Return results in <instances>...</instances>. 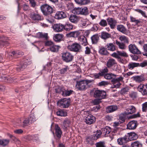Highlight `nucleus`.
I'll return each instance as SVG.
<instances>
[{
  "label": "nucleus",
  "instance_id": "obj_6",
  "mask_svg": "<svg viewBox=\"0 0 147 147\" xmlns=\"http://www.w3.org/2000/svg\"><path fill=\"white\" fill-rule=\"evenodd\" d=\"M62 57L63 60L67 63L71 61L74 58V56L72 54L69 52H66L63 53Z\"/></svg>",
  "mask_w": 147,
  "mask_h": 147
},
{
  "label": "nucleus",
  "instance_id": "obj_57",
  "mask_svg": "<svg viewBox=\"0 0 147 147\" xmlns=\"http://www.w3.org/2000/svg\"><path fill=\"white\" fill-rule=\"evenodd\" d=\"M81 31L80 30H77L74 31V38L77 37L78 38L81 34Z\"/></svg>",
  "mask_w": 147,
  "mask_h": 147
},
{
  "label": "nucleus",
  "instance_id": "obj_64",
  "mask_svg": "<svg viewBox=\"0 0 147 147\" xmlns=\"http://www.w3.org/2000/svg\"><path fill=\"white\" fill-rule=\"evenodd\" d=\"M147 66V61L145 60L143 61L140 63H139V66L142 67H144Z\"/></svg>",
  "mask_w": 147,
  "mask_h": 147
},
{
  "label": "nucleus",
  "instance_id": "obj_63",
  "mask_svg": "<svg viewBox=\"0 0 147 147\" xmlns=\"http://www.w3.org/2000/svg\"><path fill=\"white\" fill-rule=\"evenodd\" d=\"M68 69L67 67H65L61 69L60 71V74H64L66 71H67Z\"/></svg>",
  "mask_w": 147,
  "mask_h": 147
},
{
  "label": "nucleus",
  "instance_id": "obj_42",
  "mask_svg": "<svg viewBox=\"0 0 147 147\" xmlns=\"http://www.w3.org/2000/svg\"><path fill=\"white\" fill-rule=\"evenodd\" d=\"M139 63H131L128 65V67L129 69H132L135 67L139 66Z\"/></svg>",
  "mask_w": 147,
  "mask_h": 147
},
{
  "label": "nucleus",
  "instance_id": "obj_45",
  "mask_svg": "<svg viewBox=\"0 0 147 147\" xmlns=\"http://www.w3.org/2000/svg\"><path fill=\"white\" fill-rule=\"evenodd\" d=\"M132 147H142V144L141 143L138 141H135L132 143L131 144Z\"/></svg>",
  "mask_w": 147,
  "mask_h": 147
},
{
  "label": "nucleus",
  "instance_id": "obj_59",
  "mask_svg": "<svg viewBox=\"0 0 147 147\" xmlns=\"http://www.w3.org/2000/svg\"><path fill=\"white\" fill-rule=\"evenodd\" d=\"M142 111L146 112L147 111V102H145L142 105Z\"/></svg>",
  "mask_w": 147,
  "mask_h": 147
},
{
  "label": "nucleus",
  "instance_id": "obj_19",
  "mask_svg": "<svg viewBox=\"0 0 147 147\" xmlns=\"http://www.w3.org/2000/svg\"><path fill=\"white\" fill-rule=\"evenodd\" d=\"M136 111V108L135 107L133 106H131L126 109L125 111V115L131 114L134 113Z\"/></svg>",
  "mask_w": 147,
  "mask_h": 147
},
{
  "label": "nucleus",
  "instance_id": "obj_35",
  "mask_svg": "<svg viewBox=\"0 0 147 147\" xmlns=\"http://www.w3.org/2000/svg\"><path fill=\"white\" fill-rule=\"evenodd\" d=\"M116 44L118 46L119 48L121 49H125L126 48V46L125 44L123 42H120L117 40H116Z\"/></svg>",
  "mask_w": 147,
  "mask_h": 147
},
{
  "label": "nucleus",
  "instance_id": "obj_62",
  "mask_svg": "<svg viewBox=\"0 0 147 147\" xmlns=\"http://www.w3.org/2000/svg\"><path fill=\"white\" fill-rule=\"evenodd\" d=\"M109 84V83L105 81H102L98 84V85L100 86H105Z\"/></svg>",
  "mask_w": 147,
  "mask_h": 147
},
{
  "label": "nucleus",
  "instance_id": "obj_49",
  "mask_svg": "<svg viewBox=\"0 0 147 147\" xmlns=\"http://www.w3.org/2000/svg\"><path fill=\"white\" fill-rule=\"evenodd\" d=\"M27 65L26 64H21L20 65H18L16 68L17 71H21L23 70L27 67Z\"/></svg>",
  "mask_w": 147,
  "mask_h": 147
},
{
  "label": "nucleus",
  "instance_id": "obj_41",
  "mask_svg": "<svg viewBox=\"0 0 147 147\" xmlns=\"http://www.w3.org/2000/svg\"><path fill=\"white\" fill-rule=\"evenodd\" d=\"M9 142L8 139H0V145L3 146H5L7 145Z\"/></svg>",
  "mask_w": 147,
  "mask_h": 147
},
{
  "label": "nucleus",
  "instance_id": "obj_2",
  "mask_svg": "<svg viewBox=\"0 0 147 147\" xmlns=\"http://www.w3.org/2000/svg\"><path fill=\"white\" fill-rule=\"evenodd\" d=\"M72 11L74 14L78 15L81 14L87 16L89 14L88 8L86 7H83L75 8Z\"/></svg>",
  "mask_w": 147,
  "mask_h": 147
},
{
  "label": "nucleus",
  "instance_id": "obj_40",
  "mask_svg": "<svg viewBox=\"0 0 147 147\" xmlns=\"http://www.w3.org/2000/svg\"><path fill=\"white\" fill-rule=\"evenodd\" d=\"M104 78L107 80H110L113 77H116L117 76L112 73L106 74L104 76Z\"/></svg>",
  "mask_w": 147,
  "mask_h": 147
},
{
  "label": "nucleus",
  "instance_id": "obj_61",
  "mask_svg": "<svg viewBox=\"0 0 147 147\" xmlns=\"http://www.w3.org/2000/svg\"><path fill=\"white\" fill-rule=\"evenodd\" d=\"M87 21L84 19L81 20L80 22V26L82 27L85 26L87 24Z\"/></svg>",
  "mask_w": 147,
  "mask_h": 147
},
{
  "label": "nucleus",
  "instance_id": "obj_1",
  "mask_svg": "<svg viewBox=\"0 0 147 147\" xmlns=\"http://www.w3.org/2000/svg\"><path fill=\"white\" fill-rule=\"evenodd\" d=\"M93 80H88L77 81L76 86L78 90L84 91L89 87V84L93 83Z\"/></svg>",
  "mask_w": 147,
  "mask_h": 147
},
{
  "label": "nucleus",
  "instance_id": "obj_47",
  "mask_svg": "<svg viewBox=\"0 0 147 147\" xmlns=\"http://www.w3.org/2000/svg\"><path fill=\"white\" fill-rule=\"evenodd\" d=\"M8 38L7 37H3L0 40V43L3 45H7L8 43Z\"/></svg>",
  "mask_w": 147,
  "mask_h": 147
},
{
  "label": "nucleus",
  "instance_id": "obj_37",
  "mask_svg": "<svg viewBox=\"0 0 147 147\" xmlns=\"http://www.w3.org/2000/svg\"><path fill=\"white\" fill-rule=\"evenodd\" d=\"M30 123L28 119L26 118L23 121H22V124H20L19 125L21 126V127H25L29 125Z\"/></svg>",
  "mask_w": 147,
  "mask_h": 147
},
{
  "label": "nucleus",
  "instance_id": "obj_20",
  "mask_svg": "<svg viewBox=\"0 0 147 147\" xmlns=\"http://www.w3.org/2000/svg\"><path fill=\"white\" fill-rule=\"evenodd\" d=\"M116 64V63L114 59H110L107 61L106 65L108 68H110Z\"/></svg>",
  "mask_w": 147,
  "mask_h": 147
},
{
  "label": "nucleus",
  "instance_id": "obj_25",
  "mask_svg": "<svg viewBox=\"0 0 147 147\" xmlns=\"http://www.w3.org/2000/svg\"><path fill=\"white\" fill-rule=\"evenodd\" d=\"M127 135L130 140H136L138 138V135L134 132L128 133Z\"/></svg>",
  "mask_w": 147,
  "mask_h": 147
},
{
  "label": "nucleus",
  "instance_id": "obj_21",
  "mask_svg": "<svg viewBox=\"0 0 147 147\" xmlns=\"http://www.w3.org/2000/svg\"><path fill=\"white\" fill-rule=\"evenodd\" d=\"M55 135L59 138H60L62 133L61 129L57 125H55Z\"/></svg>",
  "mask_w": 147,
  "mask_h": 147
},
{
  "label": "nucleus",
  "instance_id": "obj_27",
  "mask_svg": "<svg viewBox=\"0 0 147 147\" xmlns=\"http://www.w3.org/2000/svg\"><path fill=\"white\" fill-rule=\"evenodd\" d=\"M73 26L69 23H66L64 25L63 30L66 31H69L73 29Z\"/></svg>",
  "mask_w": 147,
  "mask_h": 147
},
{
  "label": "nucleus",
  "instance_id": "obj_24",
  "mask_svg": "<svg viewBox=\"0 0 147 147\" xmlns=\"http://www.w3.org/2000/svg\"><path fill=\"white\" fill-rule=\"evenodd\" d=\"M36 36L38 38L44 39L45 40H48L49 38L48 34L46 33L38 32Z\"/></svg>",
  "mask_w": 147,
  "mask_h": 147
},
{
  "label": "nucleus",
  "instance_id": "obj_39",
  "mask_svg": "<svg viewBox=\"0 0 147 147\" xmlns=\"http://www.w3.org/2000/svg\"><path fill=\"white\" fill-rule=\"evenodd\" d=\"M130 21L135 23L136 25H138L141 22L140 19H137L136 18L132 16H130Z\"/></svg>",
  "mask_w": 147,
  "mask_h": 147
},
{
  "label": "nucleus",
  "instance_id": "obj_31",
  "mask_svg": "<svg viewBox=\"0 0 147 147\" xmlns=\"http://www.w3.org/2000/svg\"><path fill=\"white\" fill-rule=\"evenodd\" d=\"M76 3L81 5H85L90 2V0H75Z\"/></svg>",
  "mask_w": 147,
  "mask_h": 147
},
{
  "label": "nucleus",
  "instance_id": "obj_8",
  "mask_svg": "<svg viewBox=\"0 0 147 147\" xmlns=\"http://www.w3.org/2000/svg\"><path fill=\"white\" fill-rule=\"evenodd\" d=\"M68 49L70 51L75 52H79L81 49L80 45L77 43H74L67 47Z\"/></svg>",
  "mask_w": 147,
  "mask_h": 147
},
{
  "label": "nucleus",
  "instance_id": "obj_60",
  "mask_svg": "<svg viewBox=\"0 0 147 147\" xmlns=\"http://www.w3.org/2000/svg\"><path fill=\"white\" fill-rule=\"evenodd\" d=\"M100 100V99H95L94 100L92 101V103L94 105H98L101 102Z\"/></svg>",
  "mask_w": 147,
  "mask_h": 147
},
{
  "label": "nucleus",
  "instance_id": "obj_48",
  "mask_svg": "<svg viewBox=\"0 0 147 147\" xmlns=\"http://www.w3.org/2000/svg\"><path fill=\"white\" fill-rule=\"evenodd\" d=\"M73 91L71 90H65V89L63 93L62 94V95L63 96H65L70 95L72 93Z\"/></svg>",
  "mask_w": 147,
  "mask_h": 147
},
{
  "label": "nucleus",
  "instance_id": "obj_53",
  "mask_svg": "<svg viewBox=\"0 0 147 147\" xmlns=\"http://www.w3.org/2000/svg\"><path fill=\"white\" fill-rule=\"evenodd\" d=\"M111 82L113 84V86H112V88H119L121 85V84L120 83V82Z\"/></svg>",
  "mask_w": 147,
  "mask_h": 147
},
{
  "label": "nucleus",
  "instance_id": "obj_3",
  "mask_svg": "<svg viewBox=\"0 0 147 147\" xmlns=\"http://www.w3.org/2000/svg\"><path fill=\"white\" fill-rule=\"evenodd\" d=\"M70 102L69 98H64L59 100L57 102V104L61 108H66L69 107Z\"/></svg>",
  "mask_w": 147,
  "mask_h": 147
},
{
  "label": "nucleus",
  "instance_id": "obj_16",
  "mask_svg": "<svg viewBox=\"0 0 147 147\" xmlns=\"http://www.w3.org/2000/svg\"><path fill=\"white\" fill-rule=\"evenodd\" d=\"M138 125L137 121L133 120L130 121L127 125V127L129 129H135Z\"/></svg>",
  "mask_w": 147,
  "mask_h": 147
},
{
  "label": "nucleus",
  "instance_id": "obj_50",
  "mask_svg": "<svg viewBox=\"0 0 147 147\" xmlns=\"http://www.w3.org/2000/svg\"><path fill=\"white\" fill-rule=\"evenodd\" d=\"M96 147H106L105 143L104 141H100L95 144Z\"/></svg>",
  "mask_w": 147,
  "mask_h": 147
},
{
  "label": "nucleus",
  "instance_id": "obj_51",
  "mask_svg": "<svg viewBox=\"0 0 147 147\" xmlns=\"http://www.w3.org/2000/svg\"><path fill=\"white\" fill-rule=\"evenodd\" d=\"M64 88L63 87L59 86L55 89V90L56 93H61V94H62L63 93V91H64Z\"/></svg>",
  "mask_w": 147,
  "mask_h": 147
},
{
  "label": "nucleus",
  "instance_id": "obj_15",
  "mask_svg": "<svg viewBox=\"0 0 147 147\" xmlns=\"http://www.w3.org/2000/svg\"><path fill=\"white\" fill-rule=\"evenodd\" d=\"M117 30L122 33L127 35L129 33V30L126 29L125 27L122 25H118L117 26Z\"/></svg>",
  "mask_w": 147,
  "mask_h": 147
},
{
  "label": "nucleus",
  "instance_id": "obj_56",
  "mask_svg": "<svg viewBox=\"0 0 147 147\" xmlns=\"http://www.w3.org/2000/svg\"><path fill=\"white\" fill-rule=\"evenodd\" d=\"M135 11L140 13L145 18H147V16L146 15L145 12L142 10L139 9H135Z\"/></svg>",
  "mask_w": 147,
  "mask_h": 147
},
{
  "label": "nucleus",
  "instance_id": "obj_7",
  "mask_svg": "<svg viewBox=\"0 0 147 147\" xmlns=\"http://www.w3.org/2000/svg\"><path fill=\"white\" fill-rule=\"evenodd\" d=\"M128 49L130 52L133 54L139 55L141 53L140 51L135 44H131L129 45Z\"/></svg>",
  "mask_w": 147,
  "mask_h": 147
},
{
  "label": "nucleus",
  "instance_id": "obj_28",
  "mask_svg": "<svg viewBox=\"0 0 147 147\" xmlns=\"http://www.w3.org/2000/svg\"><path fill=\"white\" fill-rule=\"evenodd\" d=\"M117 109V106L111 105L108 107L107 109V113H111L114 112Z\"/></svg>",
  "mask_w": 147,
  "mask_h": 147
},
{
  "label": "nucleus",
  "instance_id": "obj_55",
  "mask_svg": "<svg viewBox=\"0 0 147 147\" xmlns=\"http://www.w3.org/2000/svg\"><path fill=\"white\" fill-rule=\"evenodd\" d=\"M99 24L101 26L105 27L107 25V22L106 20H101L99 23Z\"/></svg>",
  "mask_w": 147,
  "mask_h": 147
},
{
  "label": "nucleus",
  "instance_id": "obj_34",
  "mask_svg": "<svg viewBox=\"0 0 147 147\" xmlns=\"http://www.w3.org/2000/svg\"><path fill=\"white\" fill-rule=\"evenodd\" d=\"M119 40L122 42H123L124 44H128L129 43V40L128 37L124 36H121L119 38Z\"/></svg>",
  "mask_w": 147,
  "mask_h": 147
},
{
  "label": "nucleus",
  "instance_id": "obj_58",
  "mask_svg": "<svg viewBox=\"0 0 147 147\" xmlns=\"http://www.w3.org/2000/svg\"><path fill=\"white\" fill-rule=\"evenodd\" d=\"M124 115H125V113L121 114L119 117V119L121 123H123L125 121Z\"/></svg>",
  "mask_w": 147,
  "mask_h": 147
},
{
  "label": "nucleus",
  "instance_id": "obj_9",
  "mask_svg": "<svg viewBox=\"0 0 147 147\" xmlns=\"http://www.w3.org/2000/svg\"><path fill=\"white\" fill-rule=\"evenodd\" d=\"M23 54V53L21 51L16 52L13 51L8 54L7 58H9V59H11L13 58H16L18 57V56L22 55Z\"/></svg>",
  "mask_w": 147,
  "mask_h": 147
},
{
  "label": "nucleus",
  "instance_id": "obj_46",
  "mask_svg": "<svg viewBox=\"0 0 147 147\" xmlns=\"http://www.w3.org/2000/svg\"><path fill=\"white\" fill-rule=\"evenodd\" d=\"M134 80L137 82H141L144 80V78L143 76H137L134 77Z\"/></svg>",
  "mask_w": 147,
  "mask_h": 147
},
{
  "label": "nucleus",
  "instance_id": "obj_26",
  "mask_svg": "<svg viewBox=\"0 0 147 147\" xmlns=\"http://www.w3.org/2000/svg\"><path fill=\"white\" fill-rule=\"evenodd\" d=\"M102 134V131L101 132L100 130H97L95 134H94L92 136L91 138L94 140H96L100 137Z\"/></svg>",
  "mask_w": 147,
  "mask_h": 147
},
{
  "label": "nucleus",
  "instance_id": "obj_4",
  "mask_svg": "<svg viewBox=\"0 0 147 147\" xmlns=\"http://www.w3.org/2000/svg\"><path fill=\"white\" fill-rule=\"evenodd\" d=\"M40 8L42 11L45 16L50 15L53 12L52 7L47 4L42 5Z\"/></svg>",
  "mask_w": 147,
  "mask_h": 147
},
{
  "label": "nucleus",
  "instance_id": "obj_14",
  "mask_svg": "<svg viewBox=\"0 0 147 147\" xmlns=\"http://www.w3.org/2000/svg\"><path fill=\"white\" fill-rule=\"evenodd\" d=\"M30 18L33 20L38 21L42 20V18L39 14L34 13H32L30 14Z\"/></svg>",
  "mask_w": 147,
  "mask_h": 147
},
{
  "label": "nucleus",
  "instance_id": "obj_33",
  "mask_svg": "<svg viewBox=\"0 0 147 147\" xmlns=\"http://www.w3.org/2000/svg\"><path fill=\"white\" fill-rule=\"evenodd\" d=\"M101 130L102 133L105 135L108 134L111 131V128L108 127L102 128Z\"/></svg>",
  "mask_w": 147,
  "mask_h": 147
},
{
  "label": "nucleus",
  "instance_id": "obj_44",
  "mask_svg": "<svg viewBox=\"0 0 147 147\" xmlns=\"http://www.w3.org/2000/svg\"><path fill=\"white\" fill-rule=\"evenodd\" d=\"M28 119L30 123H34L36 120L35 117L33 114H30Z\"/></svg>",
  "mask_w": 147,
  "mask_h": 147
},
{
  "label": "nucleus",
  "instance_id": "obj_11",
  "mask_svg": "<svg viewBox=\"0 0 147 147\" xmlns=\"http://www.w3.org/2000/svg\"><path fill=\"white\" fill-rule=\"evenodd\" d=\"M137 89L143 95H147V84H140L138 87Z\"/></svg>",
  "mask_w": 147,
  "mask_h": 147
},
{
  "label": "nucleus",
  "instance_id": "obj_5",
  "mask_svg": "<svg viewBox=\"0 0 147 147\" xmlns=\"http://www.w3.org/2000/svg\"><path fill=\"white\" fill-rule=\"evenodd\" d=\"M94 96L100 99L105 98L106 96V92L104 90H95L94 92Z\"/></svg>",
  "mask_w": 147,
  "mask_h": 147
},
{
  "label": "nucleus",
  "instance_id": "obj_22",
  "mask_svg": "<svg viewBox=\"0 0 147 147\" xmlns=\"http://www.w3.org/2000/svg\"><path fill=\"white\" fill-rule=\"evenodd\" d=\"M78 40L80 41L81 44L85 46L87 45V42L86 38L81 34L78 38Z\"/></svg>",
  "mask_w": 147,
  "mask_h": 147
},
{
  "label": "nucleus",
  "instance_id": "obj_32",
  "mask_svg": "<svg viewBox=\"0 0 147 147\" xmlns=\"http://www.w3.org/2000/svg\"><path fill=\"white\" fill-rule=\"evenodd\" d=\"M57 115L58 116L65 117L67 116V113L64 110L59 109L57 112Z\"/></svg>",
  "mask_w": 147,
  "mask_h": 147
},
{
  "label": "nucleus",
  "instance_id": "obj_10",
  "mask_svg": "<svg viewBox=\"0 0 147 147\" xmlns=\"http://www.w3.org/2000/svg\"><path fill=\"white\" fill-rule=\"evenodd\" d=\"M107 20L111 28L112 29H114L117 23V21L114 18L109 17L108 18Z\"/></svg>",
  "mask_w": 147,
  "mask_h": 147
},
{
  "label": "nucleus",
  "instance_id": "obj_36",
  "mask_svg": "<svg viewBox=\"0 0 147 147\" xmlns=\"http://www.w3.org/2000/svg\"><path fill=\"white\" fill-rule=\"evenodd\" d=\"M101 36L102 38L106 39L111 37V34L105 32H102L101 33Z\"/></svg>",
  "mask_w": 147,
  "mask_h": 147
},
{
  "label": "nucleus",
  "instance_id": "obj_17",
  "mask_svg": "<svg viewBox=\"0 0 147 147\" xmlns=\"http://www.w3.org/2000/svg\"><path fill=\"white\" fill-rule=\"evenodd\" d=\"M67 16L65 12L62 11L57 12L55 14V18L57 19H61L65 18Z\"/></svg>",
  "mask_w": 147,
  "mask_h": 147
},
{
  "label": "nucleus",
  "instance_id": "obj_23",
  "mask_svg": "<svg viewBox=\"0 0 147 147\" xmlns=\"http://www.w3.org/2000/svg\"><path fill=\"white\" fill-rule=\"evenodd\" d=\"M53 38L55 41L59 42L63 40L64 36L62 34H57L54 36Z\"/></svg>",
  "mask_w": 147,
  "mask_h": 147
},
{
  "label": "nucleus",
  "instance_id": "obj_43",
  "mask_svg": "<svg viewBox=\"0 0 147 147\" xmlns=\"http://www.w3.org/2000/svg\"><path fill=\"white\" fill-rule=\"evenodd\" d=\"M59 47L56 45L53 44L50 47V51L53 52H57L59 49Z\"/></svg>",
  "mask_w": 147,
  "mask_h": 147
},
{
  "label": "nucleus",
  "instance_id": "obj_13",
  "mask_svg": "<svg viewBox=\"0 0 147 147\" xmlns=\"http://www.w3.org/2000/svg\"><path fill=\"white\" fill-rule=\"evenodd\" d=\"M95 120V117L92 115L90 114L86 117L85 122L87 124L90 125L94 123Z\"/></svg>",
  "mask_w": 147,
  "mask_h": 147
},
{
  "label": "nucleus",
  "instance_id": "obj_38",
  "mask_svg": "<svg viewBox=\"0 0 147 147\" xmlns=\"http://www.w3.org/2000/svg\"><path fill=\"white\" fill-rule=\"evenodd\" d=\"M99 39V37L97 34L94 35L91 37V39L93 43H96Z\"/></svg>",
  "mask_w": 147,
  "mask_h": 147
},
{
  "label": "nucleus",
  "instance_id": "obj_52",
  "mask_svg": "<svg viewBox=\"0 0 147 147\" xmlns=\"http://www.w3.org/2000/svg\"><path fill=\"white\" fill-rule=\"evenodd\" d=\"M45 46L46 47H50L54 44L53 42L50 40H45L44 42Z\"/></svg>",
  "mask_w": 147,
  "mask_h": 147
},
{
  "label": "nucleus",
  "instance_id": "obj_30",
  "mask_svg": "<svg viewBox=\"0 0 147 147\" xmlns=\"http://www.w3.org/2000/svg\"><path fill=\"white\" fill-rule=\"evenodd\" d=\"M99 53L101 55H107L109 53L107 51L106 48L104 47H101L100 48Z\"/></svg>",
  "mask_w": 147,
  "mask_h": 147
},
{
  "label": "nucleus",
  "instance_id": "obj_18",
  "mask_svg": "<svg viewBox=\"0 0 147 147\" xmlns=\"http://www.w3.org/2000/svg\"><path fill=\"white\" fill-rule=\"evenodd\" d=\"M69 18L71 22L76 24L80 20V17L75 15L71 14L69 16Z\"/></svg>",
  "mask_w": 147,
  "mask_h": 147
},
{
  "label": "nucleus",
  "instance_id": "obj_12",
  "mask_svg": "<svg viewBox=\"0 0 147 147\" xmlns=\"http://www.w3.org/2000/svg\"><path fill=\"white\" fill-rule=\"evenodd\" d=\"M64 25L61 24H54L53 28L54 31L56 32H61L63 30Z\"/></svg>",
  "mask_w": 147,
  "mask_h": 147
},
{
  "label": "nucleus",
  "instance_id": "obj_54",
  "mask_svg": "<svg viewBox=\"0 0 147 147\" xmlns=\"http://www.w3.org/2000/svg\"><path fill=\"white\" fill-rule=\"evenodd\" d=\"M117 52L118 53L119 56H121L125 57H127L128 55L126 52L123 51L122 52L117 51Z\"/></svg>",
  "mask_w": 147,
  "mask_h": 147
},
{
  "label": "nucleus",
  "instance_id": "obj_29",
  "mask_svg": "<svg viewBox=\"0 0 147 147\" xmlns=\"http://www.w3.org/2000/svg\"><path fill=\"white\" fill-rule=\"evenodd\" d=\"M106 47L107 49L110 51H114L116 50L115 46L112 43H107Z\"/></svg>",
  "mask_w": 147,
  "mask_h": 147
}]
</instances>
